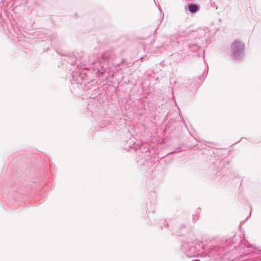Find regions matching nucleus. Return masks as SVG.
<instances>
[{"instance_id":"2","label":"nucleus","mask_w":261,"mask_h":261,"mask_svg":"<svg viewBox=\"0 0 261 261\" xmlns=\"http://www.w3.org/2000/svg\"><path fill=\"white\" fill-rule=\"evenodd\" d=\"M189 11L192 13H195L198 10V7L197 6L195 5H191L189 7Z\"/></svg>"},{"instance_id":"1","label":"nucleus","mask_w":261,"mask_h":261,"mask_svg":"<svg viewBox=\"0 0 261 261\" xmlns=\"http://www.w3.org/2000/svg\"><path fill=\"white\" fill-rule=\"evenodd\" d=\"M232 50L235 57L238 56L243 50V45L240 41H234L231 45Z\"/></svg>"}]
</instances>
